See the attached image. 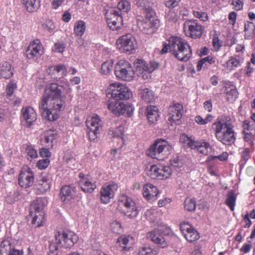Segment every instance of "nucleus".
<instances>
[{
  "label": "nucleus",
  "mask_w": 255,
  "mask_h": 255,
  "mask_svg": "<svg viewBox=\"0 0 255 255\" xmlns=\"http://www.w3.org/2000/svg\"><path fill=\"white\" fill-rule=\"evenodd\" d=\"M71 92L69 84L63 79L61 85L52 83L47 86L43 93L39 104L42 116L50 121H55L60 117V112L66 107L65 103L61 96V89Z\"/></svg>",
  "instance_id": "1"
},
{
  "label": "nucleus",
  "mask_w": 255,
  "mask_h": 255,
  "mask_svg": "<svg viewBox=\"0 0 255 255\" xmlns=\"http://www.w3.org/2000/svg\"><path fill=\"white\" fill-rule=\"evenodd\" d=\"M179 60L187 61L192 55V51L187 42L178 36H171L168 39V44L164 43L160 51L161 54L167 52L168 50Z\"/></svg>",
  "instance_id": "2"
},
{
  "label": "nucleus",
  "mask_w": 255,
  "mask_h": 255,
  "mask_svg": "<svg viewBox=\"0 0 255 255\" xmlns=\"http://www.w3.org/2000/svg\"><path fill=\"white\" fill-rule=\"evenodd\" d=\"M172 150V146L163 138L156 139L147 151V155L152 158L162 160L167 157Z\"/></svg>",
  "instance_id": "3"
},
{
  "label": "nucleus",
  "mask_w": 255,
  "mask_h": 255,
  "mask_svg": "<svg viewBox=\"0 0 255 255\" xmlns=\"http://www.w3.org/2000/svg\"><path fill=\"white\" fill-rule=\"evenodd\" d=\"M46 204V200L43 198H38L31 204L30 215L32 217L31 224L34 227H40L45 222L43 209Z\"/></svg>",
  "instance_id": "4"
},
{
  "label": "nucleus",
  "mask_w": 255,
  "mask_h": 255,
  "mask_svg": "<svg viewBox=\"0 0 255 255\" xmlns=\"http://www.w3.org/2000/svg\"><path fill=\"white\" fill-rule=\"evenodd\" d=\"M118 202V208L122 213L130 219L134 218L137 216V207L131 198L122 194L120 196Z\"/></svg>",
  "instance_id": "5"
},
{
  "label": "nucleus",
  "mask_w": 255,
  "mask_h": 255,
  "mask_svg": "<svg viewBox=\"0 0 255 255\" xmlns=\"http://www.w3.org/2000/svg\"><path fill=\"white\" fill-rule=\"evenodd\" d=\"M180 141L192 149H196L199 153L204 155H208L212 150L210 143L204 139L195 141L191 137L186 134H182L180 137Z\"/></svg>",
  "instance_id": "6"
},
{
  "label": "nucleus",
  "mask_w": 255,
  "mask_h": 255,
  "mask_svg": "<svg viewBox=\"0 0 255 255\" xmlns=\"http://www.w3.org/2000/svg\"><path fill=\"white\" fill-rule=\"evenodd\" d=\"M115 74L119 79L127 81H132L135 75L131 65L125 60H120L115 67Z\"/></svg>",
  "instance_id": "7"
},
{
  "label": "nucleus",
  "mask_w": 255,
  "mask_h": 255,
  "mask_svg": "<svg viewBox=\"0 0 255 255\" xmlns=\"http://www.w3.org/2000/svg\"><path fill=\"white\" fill-rule=\"evenodd\" d=\"M55 237L56 244L60 248H71L78 240V236L69 230L57 232Z\"/></svg>",
  "instance_id": "8"
},
{
  "label": "nucleus",
  "mask_w": 255,
  "mask_h": 255,
  "mask_svg": "<svg viewBox=\"0 0 255 255\" xmlns=\"http://www.w3.org/2000/svg\"><path fill=\"white\" fill-rule=\"evenodd\" d=\"M108 109L115 115L126 114L130 117L133 112L134 107L130 104H125L114 98L110 99L107 104Z\"/></svg>",
  "instance_id": "9"
},
{
  "label": "nucleus",
  "mask_w": 255,
  "mask_h": 255,
  "mask_svg": "<svg viewBox=\"0 0 255 255\" xmlns=\"http://www.w3.org/2000/svg\"><path fill=\"white\" fill-rule=\"evenodd\" d=\"M103 122L97 115H94L88 118L86 125L90 139L94 141L99 136L102 129Z\"/></svg>",
  "instance_id": "10"
},
{
  "label": "nucleus",
  "mask_w": 255,
  "mask_h": 255,
  "mask_svg": "<svg viewBox=\"0 0 255 255\" xmlns=\"http://www.w3.org/2000/svg\"><path fill=\"white\" fill-rule=\"evenodd\" d=\"M134 65L137 76L144 80L149 79L151 73L158 67V63L155 61H152L148 64L142 59H137Z\"/></svg>",
  "instance_id": "11"
},
{
  "label": "nucleus",
  "mask_w": 255,
  "mask_h": 255,
  "mask_svg": "<svg viewBox=\"0 0 255 255\" xmlns=\"http://www.w3.org/2000/svg\"><path fill=\"white\" fill-rule=\"evenodd\" d=\"M108 94L111 93V97L116 100H127L132 96V93L125 85L118 82L113 83L109 85Z\"/></svg>",
  "instance_id": "12"
},
{
  "label": "nucleus",
  "mask_w": 255,
  "mask_h": 255,
  "mask_svg": "<svg viewBox=\"0 0 255 255\" xmlns=\"http://www.w3.org/2000/svg\"><path fill=\"white\" fill-rule=\"evenodd\" d=\"M172 172V169L170 166L153 165L150 166L147 174L152 179L164 180L171 176Z\"/></svg>",
  "instance_id": "13"
},
{
  "label": "nucleus",
  "mask_w": 255,
  "mask_h": 255,
  "mask_svg": "<svg viewBox=\"0 0 255 255\" xmlns=\"http://www.w3.org/2000/svg\"><path fill=\"white\" fill-rule=\"evenodd\" d=\"M117 43L119 49L129 54L132 53L137 46L135 37L130 34L120 37Z\"/></svg>",
  "instance_id": "14"
},
{
  "label": "nucleus",
  "mask_w": 255,
  "mask_h": 255,
  "mask_svg": "<svg viewBox=\"0 0 255 255\" xmlns=\"http://www.w3.org/2000/svg\"><path fill=\"white\" fill-rule=\"evenodd\" d=\"M107 24L113 30H118L122 26L123 17L121 13L115 9H109L105 14Z\"/></svg>",
  "instance_id": "15"
},
{
  "label": "nucleus",
  "mask_w": 255,
  "mask_h": 255,
  "mask_svg": "<svg viewBox=\"0 0 255 255\" xmlns=\"http://www.w3.org/2000/svg\"><path fill=\"white\" fill-rule=\"evenodd\" d=\"M43 53V48L39 39H34L28 46L25 52L26 57L36 60Z\"/></svg>",
  "instance_id": "16"
},
{
  "label": "nucleus",
  "mask_w": 255,
  "mask_h": 255,
  "mask_svg": "<svg viewBox=\"0 0 255 255\" xmlns=\"http://www.w3.org/2000/svg\"><path fill=\"white\" fill-rule=\"evenodd\" d=\"M118 189V185L114 182L105 183L101 190V200L104 204H107L114 196Z\"/></svg>",
  "instance_id": "17"
},
{
  "label": "nucleus",
  "mask_w": 255,
  "mask_h": 255,
  "mask_svg": "<svg viewBox=\"0 0 255 255\" xmlns=\"http://www.w3.org/2000/svg\"><path fill=\"white\" fill-rule=\"evenodd\" d=\"M212 128L214 130L215 136L226 131L234 126L232 124L231 119L227 117L218 118L212 125Z\"/></svg>",
  "instance_id": "18"
},
{
  "label": "nucleus",
  "mask_w": 255,
  "mask_h": 255,
  "mask_svg": "<svg viewBox=\"0 0 255 255\" xmlns=\"http://www.w3.org/2000/svg\"><path fill=\"white\" fill-rule=\"evenodd\" d=\"M183 111V106L178 103H174L170 106L168 108V123L171 126H173V124H179L180 119L182 117Z\"/></svg>",
  "instance_id": "19"
},
{
  "label": "nucleus",
  "mask_w": 255,
  "mask_h": 255,
  "mask_svg": "<svg viewBox=\"0 0 255 255\" xmlns=\"http://www.w3.org/2000/svg\"><path fill=\"white\" fill-rule=\"evenodd\" d=\"M34 182V175L31 169L26 166L23 167L19 175L18 183L23 188L31 186Z\"/></svg>",
  "instance_id": "20"
},
{
  "label": "nucleus",
  "mask_w": 255,
  "mask_h": 255,
  "mask_svg": "<svg viewBox=\"0 0 255 255\" xmlns=\"http://www.w3.org/2000/svg\"><path fill=\"white\" fill-rule=\"evenodd\" d=\"M184 28L186 35L194 39L200 37L203 31L202 26L194 21L186 22Z\"/></svg>",
  "instance_id": "21"
},
{
  "label": "nucleus",
  "mask_w": 255,
  "mask_h": 255,
  "mask_svg": "<svg viewBox=\"0 0 255 255\" xmlns=\"http://www.w3.org/2000/svg\"><path fill=\"white\" fill-rule=\"evenodd\" d=\"M180 228L182 233L188 241L193 242L199 239V233L188 223H182Z\"/></svg>",
  "instance_id": "22"
},
{
  "label": "nucleus",
  "mask_w": 255,
  "mask_h": 255,
  "mask_svg": "<svg viewBox=\"0 0 255 255\" xmlns=\"http://www.w3.org/2000/svg\"><path fill=\"white\" fill-rule=\"evenodd\" d=\"M21 121L26 126L30 127L37 119V114L31 107H23L21 110Z\"/></svg>",
  "instance_id": "23"
},
{
  "label": "nucleus",
  "mask_w": 255,
  "mask_h": 255,
  "mask_svg": "<svg viewBox=\"0 0 255 255\" xmlns=\"http://www.w3.org/2000/svg\"><path fill=\"white\" fill-rule=\"evenodd\" d=\"M161 231V229H155L148 234V237L159 247L164 248L168 246V242L160 233Z\"/></svg>",
  "instance_id": "24"
},
{
  "label": "nucleus",
  "mask_w": 255,
  "mask_h": 255,
  "mask_svg": "<svg viewBox=\"0 0 255 255\" xmlns=\"http://www.w3.org/2000/svg\"><path fill=\"white\" fill-rule=\"evenodd\" d=\"M134 242L133 238L130 235H122L117 241V245L121 251H128L132 247Z\"/></svg>",
  "instance_id": "25"
},
{
  "label": "nucleus",
  "mask_w": 255,
  "mask_h": 255,
  "mask_svg": "<svg viewBox=\"0 0 255 255\" xmlns=\"http://www.w3.org/2000/svg\"><path fill=\"white\" fill-rule=\"evenodd\" d=\"M215 136L219 141L225 145H230L234 143L236 139L233 128L224 131L220 134H218Z\"/></svg>",
  "instance_id": "26"
},
{
  "label": "nucleus",
  "mask_w": 255,
  "mask_h": 255,
  "mask_svg": "<svg viewBox=\"0 0 255 255\" xmlns=\"http://www.w3.org/2000/svg\"><path fill=\"white\" fill-rule=\"evenodd\" d=\"M79 177L81 178L79 181V186L84 192H92L96 188L95 183L88 177H85L83 174H80Z\"/></svg>",
  "instance_id": "27"
},
{
  "label": "nucleus",
  "mask_w": 255,
  "mask_h": 255,
  "mask_svg": "<svg viewBox=\"0 0 255 255\" xmlns=\"http://www.w3.org/2000/svg\"><path fill=\"white\" fill-rule=\"evenodd\" d=\"M158 194L157 187L151 184H145L142 188L143 196L147 200L155 199Z\"/></svg>",
  "instance_id": "28"
},
{
  "label": "nucleus",
  "mask_w": 255,
  "mask_h": 255,
  "mask_svg": "<svg viewBox=\"0 0 255 255\" xmlns=\"http://www.w3.org/2000/svg\"><path fill=\"white\" fill-rule=\"evenodd\" d=\"M57 135L58 132L56 130H48L42 135L41 141L45 146H52L53 142L57 138Z\"/></svg>",
  "instance_id": "29"
},
{
  "label": "nucleus",
  "mask_w": 255,
  "mask_h": 255,
  "mask_svg": "<svg viewBox=\"0 0 255 255\" xmlns=\"http://www.w3.org/2000/svg\"><path fill=\"white\" fill-rule=\"evenodd\" d=\"M75 189L70 186H65L62 187L60 192L61 200L65 203L68 202L75 196Z\"/></svg>",
  "instance_id": "30"
},
{
  "label": "nucleus",
  "mask_w": 255,
  "mask_h": 255,
  "mask_svg": "<svg viewBox=\"0 0 255 255\" xmlns=\"http://www.w3.org/2000/svg\"><path fill=\"white\" fill-rule=\"evenodd\" d=\"M244 62V58L239 55L231 56L226 62L225 66L229 70H234L240 66Z\"/></svg>",
  "instance_id": "31"
},
{
  "label": "nucleus",
  "mask_w": 255,
  "mask_h": 255,
  "mask_svg": "<svg viewBox=\"0 0 255 255\" xmlns=\"http://www.w3.org/2000/svg\"><path fill=\"white\" fill-rule=\"evenodd\" d=\"M51 180L47 176H42L38 183L36 185V189L39 194L45 192L50 188Z\"/></svg>",
  "instance_id": "32"
},
{
  "label": "nucleus",
  "mask_w": 255,
  "mask_h": 255,
  "mask_svg": "<svg viewBox=\"0 0 255 255\" xmlns=\"http://www.w3.org/2000/svg\"><path fill=\"white\" fill-rule=\"evenodd\" d=\"M137 24L140 30L147 34L151 33L152 27L156 25V24L143 19L142 20L138 19Z\"/></svg>",
  "instance_id": "33"
},
{
  "label": "nucleus",
  "mask_w": 255,
  "mask_h": 255,
  "mask_svg": "<svg viewBox=\"0 0 255 255\" xmlns=\"http://www.w3.org/2000/svg\"><path fill=\"white\" fill-rule=\"evenodd\" d=\"M146 116L150 123H154L156 122L159 118L157 108L151 105L147 106L146 108Z\"/></svg>",
  "instance_id": "34"
},
{
  "label": "nucleus",
  "mask_w": 255,
  "mask_h": 255,
  "mask_svg": "<svg viewBox=\"0 0 255 255\" xmlns=\"http://www.w3.org/2000/svg\"><path fill=\"white\" fill-rule=\"evenodd\" d=\"M13 75L10 64L7 62L0 64V75L5 79L10 78Z\"/></svg>",
  "instance_id": "35"
},
{
  "label": "nucleus",
  "mask_w": 255,
  "mask_h": 255,
  "mask_svg": "<svg viewBox=\"0 0 255 255\" xmlns=\"http://www.w3.org/2000/svg\"><path fill=\"white\" fill-rule=\"evenodd\" d=\"M26 9L29 12L35 11L40 6V0H22Z\"/></svg>",
  "instance_id": "36"
},
{
  "label": "nucleus",
  "mask_w": 255,
  "mask_h": 255,
  "mask_svg": "<svg viewBox=\"0 0 255 255\" xmlns=\"http://www.w3.org/2000/svg\"><path fill=\"white\" fill-rule=\"evenodd\" d=\"M49 70L50 72L52 71V74L61 77L65 76L67 73L66 67L63 64L52 66L49 68Z\"/></svg>",
  "instance_id": "37"
},
{
  "label": "nucleus",
  "mask_w": 255,
  "mask_h": 255,
  "mask_svg": "<svg viewBox=\"0 0 255 255\" xmlns=\"http://www.w3.org/2000/svg\"><path fill=\"white\" fill-rule=\"evenodd\" d=\"M139 94L142 100L147 103H150L155 99L153 92L146 88L141 89Z\"/></svg>",
  "instance_id": "38"
},
{
  "label": "nucleus",
  "mask_w": 255,
  "mask_h": 255,
  "mask_svg": "<svg viewBox=\"0 0 255 255\" xmlns=\"http://www.w3.org/2000/svg\"><path fill=\"white\" fill-rule=\"evenodd\" d=\"M225 93L228 101H233L238 97V91L233 85L226 87Z\"/></svg>",
  "instance_id": "39"
},
{
  "label": "nucleus",
  "mask_w": 255,
  "mask_h": 255,
  "mask_svg": "<svg viewBox=\"0 0 255 255\" xmlns=\"http://www.w3.org/2000/svg\"><path fill=\"white\" fill-rule=\"evenodd\" d=\"M143 9L144 18L143 19L157 24L158 20L154 10L149 7Z\"/></svg>",
  "instance_id": "40"
},
{
  "label": "nucleus",
  "mask_w": 255,
  "mask_h": 255,
  "mask_svg": "<svg viewBox=\"0 0 255 255\" xmlns=\"http://www.w3.org/2000/svg\"><path fill=\"white\" fill-rule=\"evenodd\" d=\"M236 198V195L234 191L230 190L228 192L225 203L232 211L235 209Z\"/></svg>",
  "instance_id": "41"
},
{
  "label": "nucleus",
  "mask_w": 255,
  "mask_h": 255,
  "mask_svg": "<svg viewBox=\"0 0 255 255\" xmlns=\"http://www.w3.org/2000/svg\"><path fill=\"white\" fill-rule=\"evenodd\" d=\"M86 28L85 22L83 20H79L74 24V34L77 36H81L84 34Z\"/></svg>",
  "instance_id": "42"
},
{
  "label": "nucleus",
  "mask_w": 255,
  "mask_h": 255,
  "mask_svg": "<svg viewBox=\"0 0 255 255\" xmlns=\"http://www.w3.org/2000/svg\"><path fill=\"white\" fill-rule=\"evenodd\" d=\"M113 62L112 60H107L101 65V73L104 75L110 74L113 70Z\"/></svg>",
  "instance_id": "43"
},
{
  "label": "nucleus",
  "mask_w": 255,
  "mask_h": 255,
  "mask_svg": "<svg viewBox=\"0 0 255 255\" xmlns=\"http://www.w3.org/2000/svg\"><path fill=\"white\" fill-rule=\"evenodd\" d=\"M184 208L188 211H194L196 209V204L194 199L187 198L184 201Z\"/></svg>",
  "instance_id": "44"
},
{
  "label": "nucleus",
  "mask_w": 255,
  "mask_h": 255,
  "mask_svg": "<svg viewBox=\"0 0 255 255\" xmlns=\"http://www.w3.org/2000/svg\"><path fill=\"white\" fill-rule=\"evenodd\" d=\"M213 117L211 114H208L205 119L200 116H197L195 118V121L199 125H204L212 121Z\"/></svg>",
  "instance_id": "45"
},
{
  "label": "nucleus",
  "mask_w": 255,
  "mask_h": 255,
  "mask_svg": "<svg viewBox=\"0 0 255 255\" xmlns=\"http://www.w3.org/2000/svg\"><path fill=\"white\" fill-rule=\"evenodd\" d=\"M179 16L178 13L174 10H169L166 13L165 18L168 22H175L178 19Z\"/></svg>",
  "instance_id": "46"
},
{
  "label": "nucleus",
  "mask_w": 255,
  "mask_h": 255,
  "mask_svg": "<svg viewBox=\"0 0 255 255\" xmlns=\"http://www.w3.org/2000/svg\"><path fill=\"white\" fill-rule=\"evenodd\" d=\"M118 8L121 11L127 12L130 9V5L128 0H121L118 2Z\"/></svg>",
  "instance_id": "47"
},
{
  "label": "nucleus",
  "mask_w": 255,
  "mask_h": 255,
  "mask_svg": "<svg viewBox=\"0 0 255 255\" xmlns=\"http://www.w3.org/2000/svg\"><path fill=\"white\" fill-rule=\"evenodd\" d=\"M13 243V240L10 236L6 235L0 245V248L6 250L7 248L10 247Z\"/></svg>",
  "instance_id": "48"
},
{
  "label": "nucleus",
  "mask_w": 255,
  "mask_h": 255,
  "mask_svg": "<svg viewBox=\"0 0 255 255\" xmlns=\"http://www.w3.org/2000/svg\"><path fill=\"white\" fill-rule=\"evenodd\" d=\"M111 228L112 231L116 234H120L123 231L121 223L117 221H114L112 222Z\"/></svg>",
  "instance_id": "49"
},
{
  "label": "nucleus",
  "mask_w": 255,
  "mask_h": 255,
  "mask_svg": "<svg viewBox=\"0 0 255 255\" xmlns=\"http://www.w3.org/2000/svg\"><path fill=\"white\" fill-rule=\"evenodd\" d=\"M27 155L31 159L36 158L38 157V153L35 149L31 146H27L25 149Z\"/></svg>",
  "instance_id": "50"
},
{
  "label": "nucleus",
  "mask_w": 255,
  "mask_h": 255,
  "mask_svg": "<svg viewBox=\"0 0 255 255\" xmlns=\"http://www.w3.org/2000/svg\"><path fill=\"white\" fill-rule=\"evenodd\" d=\"M42 27L48 32L51 33L55 29V26L52 20H46L42 25Z\"/></svg>",
  "instance_id": "51"
},
{
  "label": "nucleus",
  "mask_w": 255,
  "mask_h": 255,
  "mask_svg": "<svg viewBox=\"0 0 255 255\" xmlns=\"http://www.w3.org/2000/svg\"><path fill=\"white\" fill-rule=\"evenodd\" d=\"M170 164L172 167L174 169L181 167L183 165V161L178 157H175L171 159L170 160Z\"/></svg>",
  "instance_id": "52"
},
{
  "label": "nucleus",
  "mask_w": 255,
  "mask_h": 255,
  "mask_svg": "<svg viewBox=\"0 0 255 255\" xmlns=\"http://www.w3.org/2000/svg\"><path fill=\"white\" fill-rule=\"evenodd\" d=\"M193 15L195 17L199 18L201 20L205 21L208 19L207 14L202 11L193 10Z\"/></svg>",
  "instance_id": "53"
},
{
  "label": "nucleus",
  "mask_w": 255,
  "mask_h": 255,
  "mask_svg": "<svg viewBox=\"0 0 255 255\" xmlns=\"http://www.w3.org/2000/svg\"><path fill=\"white\" fill-rule=\"evenodd\" d=\"M228 153L227 152H224L222 154L217 156H210L208 157V160H212L215 159H218L220 161H225L228 158Z\"/></svg>",
  "instance_id": "54"
},
{
  "label": "nucleus",
  "mask_w": 255,
  "mask_h": 255,
  "mask_svg": "<svg viewBox=\"0 0 255 255\" xmlns=\"http://www.w3.org/2000/svg\"><path fill=\"white\" fill-rule=\"evenodd\" d=\"M65 44L61 42H56L54 44L53 50L55 52L62 53L65 50Z\"/></svg>",
  "instance_id": "55"
},
{
  "label": "nucleus",
  "mask_w": 255,
  "mask_h": 255,
  "mask_svg": "<svg viewBox=\"0 0 255 255\" xmlns=\"http://www.w3.org/2000/svg\"><path fill=\"white\" fill-rule=\"evenodd\" d=\"M16 88V85L15 83L10 82L8 83L6 88V94L10 97L13 93L14 90Z\"/></svg>",
  "instance_id": "56"
},
{
  "label": "nucleus",
  "mask_w": 255,
  "mask_h": 255,
  "mask_svg": "<svg viewBox=\"0 0 255 255\" xmlns=\"http://www.w3.org/2000/svg\"><path fill=\"white\" fill-rule=\"evenodd\" d=\"M50 160L46 158L39 160L37 163V166L39 169H44L48 167Z\"/></svg>",
  "instance_id": "57"
},
{
  "label": "nucleus",
  "mask_w": 255,
  "mask_h": 255,
  "mask_svg": "<svg viewBox=\"0 0 255 255\" xmlns=\"http://www.w3.org/2000/svg\"><path fill=\"white\" fill-rule=\"evenodd\" d=\"M231 4L236 10H240L243 7V2L242 0H231Z\"/></svg>",
  "instance_id": "58"
},
{
  "label": "nucleus",
  "mask_w": 255,
  "mask_h": 255,
  "mask_svg": "<svg viewBox=\"0 0 255 255\" xmlns=\"http://www.w3.org/2000/svg\"><path fill=\"white\" fill-rule=\"evenodd\" d=\"M135 4L142 9L148 7L149 0H135L134 1Z\"/></svg>",
  "instance_id": "59"
},
{
  "label": "nucleus",
  "mask_w": 255,
  "mask_h": 255,
  "mask_svg": "<svg viewBox=\"0 0 255 255\" xmlns=\"http://www.w3.org/2000/svg\"><path fill=\"white\" fill-rule=\"evenodd\" d=\"M124 133V128L120 126L118 128L113 131L114 137H122Z\"/></svg>",
  "instance_id": "60"
},
{
  "label": "nucleus",
  "mask_w": 255,
  "mask_h": 255,
  "mask_svg": "<svg viewBox=\"0 0 255 255\" xmlns=\"http://www.w3.org/2000/svg\"><path fill=\"white\" fill-rule=\"evenodd\" d=\"M181 1V0H169L165 2V5L168 8H174Z\"/></svg>",
  "instance_id": "61"
},
{
  "label": "nucleus",
  "mask_w": 255,
  "mask_h": 255,
  "mask_svg": "<svg viewBox=\"0 0 255 255\" xmlns=\"http://www.w3.org/2000/svg\"><path fill=\"white\" fill-rule=\"evenodd\" d=\"M213 45L215 50L218 51L222 46V42L217 37L213 38Z\"/></svg>",
  "instance_id": "62"
},
{
  "label": "nucleus",
  "mask_w": 255,
  "mask_h": 255,
  "mask_svg": "<svg viewBox=\"0 0 255 255\" xmlns=\"http://www.w3.org/2000/svg\"><path fill=\"white\" fill-rule=\"evenodd\" d=\"M59 247L54 244H50L49 246V255H58L57 250Z\"/></svg>",
  "instance_id": "63"
},
{
  "label": "nucleus",
  "mask_w": 255,
  "mask_h": 255,
  "mask_svg": "<svg viewBox=\"0 0 255 255\" xmlns=\"http://www.w3.org/2000/svg\"><path fill=\"white\" fill-rule=\"evenodd\" d=\"M151 251V248L149 247H143L139 249V255H147L150 254Z\"/></svg>",
  "instance_id": "64"
}]
</instances>
